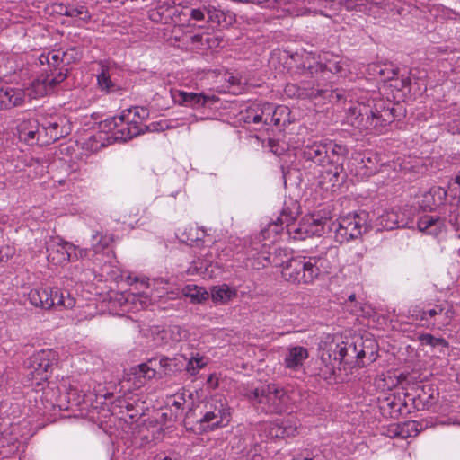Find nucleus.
Wrapping results in <instances>:
<instances>
[{
    "label": "nucleus",
    "instance_id": "nucleus-1",
    "mask_svg": "<svg viewBox=\"0 0 460 460\" xmlns=\"http://www.w3.org/2000/svg\"><path fill=\"white\" fill-rule=\"evenodd\" d=\"M270 242L264 240L260 234L250 243L246 253L249 260H252L251 266L259 270L272 263L280 266L282 278L292 284H311L322 274L329 272L332 265L337 262V247H328L318 255L291 257L280 261L277 253L273 255L269 252Z\"/></svg>",
    "mask_w": 460,
    "mask_h": 460
},
{
    "label": "nucleus",
    "instance_id": "nucleus-2",
    "mask_svg": "<svg viewBox=\"0 0 460 460\" xmlns=\"http://www.w3.org/2000/svg\"><path fill=\"white\" fill-rule=\"evenodd\" d=\"M347 122L362 132L384 133L394 119L393 108L386 106L383 100H373L367 104L351 105L346 113Z\"/></svg>",
    "mask_w": 460,
    "mask_h": 460
},
{
    "label": "nucleus",
    "instance_id": "nucleus-3",
    "mask_svg": "<svg viewBox=\"0 0 460 460\" xmlns=\"http://www.w3.org/2000/svg\"><path fill=\"white\" fill-rule=\"evenodd\" d=\"M376 347L373 339L357 336L346 341H337L333 348L331 346L329 356L333 357L339 364L348 365L352 368L363 367L376 359Z\"/></svg>",
    "mask_w": 460,
    "mask_h": 460
},
{
    "label": "nucleus",
    "instance_id": "nucleus-4",
    "mask_svg": "<svg viewBox=\"0 0 460 460\" xmlns=\"http://www.w3.org/2000/svg\"><path fill=\"white\" fill-rule=\"evenodd\" d=\"M101 131L89 137L90 149L93 152L111 141H128L141 134L138 126L128 123L121 116L108 118L100 124Z\"/></svg>",
    "mask_w": 460,
    "mask_h": 460
},
{
    "label": "nucleus",
    "instance_id": "nucleus-5",
    "mask_svg": "<svg viewBox=\"0 0 460 460\" xmlns=\"http://www.w3.org/2000/svg\"><path fill=\"white\" fill-rule=\"evenodd\" d=\"M250 400L266 406L271 413L287 411L296 402V393L288 391L275 384L255 388L247 394Z\"/></svg>",
    "mask_w": 460,
    "mask_h": 460
},
{
    "label": "nucleus",
    "instance_id": "nucleus-6",
    "mask_svg": "<svg viewBox=\"0 0 460 460\" xmlns=\"http://www.w3.org/2000/svg\"><path fill=\"white\" fill-rule=\"evenodd\" d=\"M31 305L49 310L53 306L71 309L75 305V298L67 291L58 288H34L27 294Z\"/></svg>",
    "mask_w": 460,
    "mask_h": 460
},
{
    "label": "nucleus",
    "instance_id": "nucleus-7",
    "mask_svg": "<svg viewBox=\"0 0 460 460\" xmlns=\"http://www.w3.org/2000/svg\"><path fill=\"white\" fill-rule=\"evenodd\" d=\"M368 226V214L366 211L349 213L332 223L334 237L341 243L360 237Z\"/></svg>",
    "mask_w": 460,
    "mask_h": 460
},
{
    "label": "nucleus",
    "instance_id": "nucleus-8",
    "mask_svg": "<svg viewBox=\"0 0 460 460\" xmlns=\"http://www.w3.org/2000/svg\"><path fill=\"white\" fill-rule=\"evenodd\" d=\"M231 420L230 410L222 398H212L205 405L202 416L198 420L202 432L214 430L228 425Z\"/></svg>",
    "mask_w": 460,
    "mask_h": 460
},
{
    "label": "nucleus",
    "instance_id": "nucleus-9",
    "mask_svg": "<svg viewBox=\"0 0 460 460\" xmlns=\"http://www.w3.org/2000/svg\"><path fill=\"white\" fill-rule=\"evenodd\" d=\"M48 261L54 265H63L68 261H75L87 256L86 249L59 238L52 239L47 246Z\"/></svg>",
    "mask_w": 460,
    "mask_h": 460
},
{
    "label": "nucleus",
    "instance_id": "nucleus-10",
    "mask_svg": "<svg viewBox=\"0 0 460 460\" xmlns=\"http://www.w3.org/2000/svg\"><path fill=\"white\" fill-rule=\"evenodd\" d=\"M66 78V72L42 74L23 91L25 96L31 99L41 98L54 91V89Z\"/></svg>",
    "mask_w": 460,
    "mask_h": 460
},
{
    "label": "nucleus",
    "instance_id": "nucleus-11",
    "mask_svg": "<svg viewBox=\"0 0 460 460\" xmlns=\"http://www.w3.org/2000/svg\"><path fill=\"white\" fill-rule=\"evenodd\" d=\"M65 118L57 114H40V124L42 132V142H55L68 134L69 128Z\"/></svg>",
    "mask_w": 460,
    "mask_h": 460
},
{
    "label": "nucleus",
    "instance_id": "nucleus-12",
    "mask_svg": "<svg viewBox=\"0 0 460 460\" xmlns=\"http://www.w3.org/2000/svg\"><path fill=\"white\" fill-rule=\"evenodd\" d=\"M58 353L53 349H41L35 352L25 362L29 374L53 372L58 366Z\"/></svg>",
    "mask_w": 460,
    "mask_h": 460
},
{
    "label": "nucleus",
    "instance_id": "nucleus-13",
    "mask_svg": "<svg viewBox=\"0 0 460 460\" xmlns=\"http://www.w3.org/2000/svg\"><path fill=\"white\" fill-rule=\"evenodd\" d=\"M171 96L173 102L179 105L199 110L211 107L217 102V98L215 95H208L203 93L185 92L181 90L171 91Z\"/></svg>",
    "mask_w": 460,
    "mask_h": 460
},
{
    "label": "nucleus",
    "instance_id": "nucleus-14",
    "mask_svg": "<svg viewBox=\"0 0 460 460\" xmlns=\"http://www.w3.org/2000/svg\"><path fill=\"white\" fill-rule=\"evenodd\" d=\"M296 217V212L292 208H283L274 221L269 222L267 226L261 229V234L264 240L268 239L270 243L276 242L278 234L283 231L284 227L288 232V226H293Z\"/></svg>",
    "mask_w": 460,
    "mask_h": 460
},
{
    "label": "nucleus",
    "instance_id": "nucleus-15",
    "mask_svg": "<svg viewBox=\"0 0 460 460\" xmlns=\"http://www.w3.org/2000/svg\"><path fill=\"white\" fill-rule=\"evenodd\" d=\"M322 167L319 184L326 190L334 191L335 188L340 186L346 178L342 164L340 161L332 160V164L326 163Z\"/></svg>",
    "mask_w": 460,
    "mask_h": 460
},
{
    "label": "nucleus",
    "instance_id": "nucleus-16",
    "mask_svg": "<svg viewBox=\"0 0 460 460\" xmlns=\"http://www.w3.org/2000/svg\"><path fill=\"white\" fill-rule=\"evenodd\" d=\"M298 147H301L302 155L305 160L312 161L318 165L324 166L327 159L330 158L326 141L309 138L304 140L301 146H294V148Z\"/></svg>",
    "mask_w": 460,
    "mask_h": 460
},
{
    "label": "nucleus",
    "instance_id": "nucleus-17",
    "mask_svg": "<svg viewBox=\"0 0 460 460\" xmlns=\"http://www.w3.org/2000/svg\"><path fill=\"white\" fill-rule=\"evenodd\" d=\"M315 57V54L301 49L290 54L286 64L288 69L294 73L308 74L313 75Z\"/></svg>",
    "mask_w": 460,
    "mask_h": 460
},
{
    "label": "nucleus",
    "instance_id": "nucleus-18",
    "mask_svg": "<svg viewBox=\"0 0 460 460\" xmlns=\"http://www.w3.org/2000/svg\"><path fill=\"white\" fill-rule=\"evenodd\" d=\"M349 60H344L332 53H323L318 58L315 57L314 74L328 70L331 73L345 75L346 71L349 70Z\"/></svg>",
    "mask_w": 460,
    "mask_h": 460
},
{
    "label": "nucleus",
    "instance_id": "nucleus-19",
    "mask_svg": "<svg viewBox=\"0 0 460 460\" xmlns=\"http://www.w3.org/2000/svg\"><path fill=\"white\" fill-rule=\"evenodd\" d=\"M447 192L439 186H432L418 197V204L423 210H434L446 200Z\"/></svg>",
    "mask_w": 460,
    "mask_h": 460
},
{
    "label": "nucleus",
    "instance_id": "nucleus-20",
    "mask_svg": "<svg viewBox=\"0 0 460 460\" xmlns=\"http://www.w3.org/2000/svg\"><path fill=\"white\" fill-rule=\"evenodd\" d=\"M350 170L356 176L361 179L367 178L377 171L376 159L375 156L357 154L352 157Z\"/></svg>",
    "mask_w": 460,
    "mask_h": 460
},
{
    "label": "nucleus",
    "instance_id": "nucleus-21",
    "mask_svg": "<svg viewBox=\"0 0 460 460\" xmlns=\"http://www.w3.org/2000/svg\"><path fill=\"white\" fill-rule=\"evenodd\" d=\"M181 359H182L183 361H186V359L184 358L183 356H180L173 359L164 358V357L154 358L149 359L146 363H142V364L138 365L137 367L141 374H146L149 371L153 372V374H157V373H160L163 371L164 372H166V371L173 372L175 370L172 369V366H176V360H181Z\"/></svg>",
    "mask_w": 460,
    "mask_h": 460
},
{
    "label": "nucleus",
    "instance_id": "nucleus-22",
    "mask_svg": "<svg viewBox=\"0 0 460 460\" xmlns=\"http://www.w3.org/2000/svg\"><path fill=\"white\" fill-rule=\"evenodd\" d=\"M77 58H79L78 52L75 49H71L70 50L62 53V57L58 51L49 52L46 54L43 53L40 56L39 61L41 65L47 64L49 66V67L50 68L49 73H58L59 71H62L61 69H59L58 71L57 70V67L58 66L60 61H66L69 63L71 59L75 60Z\"/></svg>",
    "mask_w": 460,
    "mask_h": 460
},
{
    "label": "nucleus",
    "instance_id": "nucleus-23",
    "mask_svg": "<svg viewBox=\"0 0 460 460\" xmlns=\"http://www.w3.org/2000/svg\"><path fill=\"white\" fill-rule=\"evenodd\" d=\"M309 353L306 348L302 346H293L288 348L285 356V365L293 371H298L299 367L303 365L308 358Z\"/></svg>",
    "mask_w": 460,
    "mask_h": 460
},
{
    "label": "nucleus",
    "instance_id": "nucleus-24",
    "mask_svg": "<svg viewBox=\"0 0 460 460\" xmlns=\"http://www.w3.org/2000/svg\"><path fill=\"white\" fill-rule=\"evenodd\" d=\"M101 72L97 75V85L99 89L107 93L119 91L120 87L112 79L113 69L101 62Z\"/></svg>",
    "mask_w": 460,
    "mask_h": 460
},
{
    "label": "nucleus",
    "instance_id": "nucleus-25",
    "mask_svg": "<svg viewBox=\"0 0 460 460\" xmlns=\"http://www.w3.org/2000/svg\"><path fill=\"white\" fill-rule=\"evenodd\" d=\"M120 116L128 121V123H131L134 126H138L141 129V134L146 130L147 127L143 124L149 116V111L146 108L136 106L127 109L122 111Z\"/></svg>",
    "mask_w": 460,
    "mask_h": 460
},
{
    "label": "nucleus",
    "instance_id": "nucleus-26",
    "mask_svg": "<svg viewBox=\"0 0 460 460\" xmlns=\"http://www.w3.org/2000/svg\"><path fill=\"white\" fill-rule=\"evenodd\" d=\"M207 16L208 22L225 28L229 27L235 22V15L233 12L220 10L212 5H208Z\"/></svg>",
    "mask_w": 460,
    "mask_h": 460
},
{
    "label": "nucleus",
    "instance_id": "nucleus-27",
    "mask_svg": "<svg viewBox=\"0 0 460 460\" xmlns=\"http://www.w3.org/2000/svg\"><path fill=\"white\" fill-rule=\"evenodd\" d=\"M193 30L194 25L190 22L174 24L171 31V40L181 48H188L189 37Z\"/></svg>",
    "mask_w": 460,
    "mask_h": 460
},
{
    "label": "nucleus",
    "instance_id": "nucleus-28",
    "mask_svg": "<svg viewBox=\"0 0 460 460\" xmlns=\"http://www.w3.org/2000/svg\"><path fill=\"white\" fill-rule=\"evenodd\" d=\"M219 45L217 38L211 37L208 33H194L193 31L189 37L188 48L190 49H212Z\"/></svg>",
    "mask_w": 460,
    "mask_h": 460
},
{
    "label": "nucleus",
    "instance_id": "nucleus-29",
    "mask_svg": "<svg viewBox=\"0 0 460 460\" xmlns=\"http://www.w3.org/2000/svg\"><path fill=\"white\" fill-rule=\"evenodd\" d=\"M172 0H160L156 6L149 11V18L161 23H170V13Z\"/></svg>",
    "mask_w": 460,
    "mask_h": 460
},
{
    "label": "nucleus",
    "instance_id": "nucleus-30",
    "mask_svg": "<svg viewBox=\"0 0 460 460\" xmlns=\"http://www.w3.org/2000/svg\"><path fill=\"white\" fill-rule=\"evenodd\" d=\"M308 237L320 236L323 234L325 220L315 215H306L302 218Z\"/></svg>",
    "mask_w": 460,
    "mask_h": 460
},
{
    "label": "nucleus",
    "instance_id": "nucleus-31",
    "mask_svg": "<svg viewBox=\"0 0 460 460\" xmlns=\"http://www.w3.org/2000/svg\"><path fill=\"white\" fill-rule=\"evenodd\" d=\"M211 298L214 302L226 304L237 296V291L226 284L215 286L211 288Z\"/></svg>",
    "mask_w": 460,
    "mask_h": 460
},
{
    "label": "nucleus",
    "instance_id": "nucleus-32",
    "mask_svg": "<svg viewBox=\"0 0 460 460\" xmlns=\"http://www.w3.org/2000/svg\"><path fill=\"white\" fill-rule=\"evenodd\" d=\"M25 93L22 89L4 87L3 103L4 110L20 106L23 103Z\"/></svg>",
    "mask_w": 460,
    "mask_h": 460
},
{
    "label": "nucleus",
    "instance_id": "nucleus-33",
    "mask_svg": "<svg viewBox=\"0 0 460 460\" xmlns=\"http://www.w3.org/2000/svg\"><path fill=\"white\" fill-rule=\"evenodd\" d=\"M442 314L444 315V319L441 323H438V328H442L447 326L450 323L451 320L453 319L454 313L451 309L445 311L441 305H437L431 309L422 311L420 319L427 320L428 318H434L437 315Z\"/></svg>",
    "mask_w": 460,
    "mask_h": 460
},
{
    "label": "nucleus",
    "instance_id": "nucleus-34",
    "mask_svg": "<svg viewBox=\"0 0 460 460\" xmlns=\"http://www.w3.org/2000/svg\"><path fill=\"white\" fill-rule=\"evenodd\" d=\"M258 431L262 440L269 438H283L279 420L261 423L259 425Z\"/></svg>",
    "mask_w": 460,
    "mask_h": 460
},
{
    "label": "nucleus",
    "instance_id": "nucleus-35",
    "mask_svg": "<svg viewBox=\"0 0 460 460\" xmlns=\"http://www.w3.org/2000/svg\"><path fill=\"white\" fill-rule=\"evenodd\" d=\"M182 294L192 303H202L209 297V293L204 288L194 284L186 285L182 288Z\"/></svg>",
    "mask_w": 460,
    "mask_h": 460
},
{
    "label": "nucleus",
    "instance_id": "nucleus-36",
    "mask_svg": "<svg viewBox=\"0 0 460 460\" xmlns=\"http://www.w3.org/2000/svg\"><path fill=\"white\" fill-rule=\"evenodd\" d=\"M287 110L288 108L284 106L276 108L271 103L264 102V114L261 123L265 125H279L281 119H275V116L279 113H284Z\"/></svg>",
    "mask_w": 460,
    "mask_h": 460
},
{
    "label": "nucleus",
    "instance_id": "nucleus-37",
    "mask_svg": "<svg viewBox=\"0 0 460 460\" xmlns=\"http://www.w3.org/2000/svg\"><path fill=\"white\" fill-rule=\"evenodd\" d=\"M111 243L112 237L107 234L96 232L92 236V249L96 254L107 249Z\"/></svg>",
    "mask_w": 460,
    "mask_h": 460
},
{
    "label": "nucleus",
    "instance_id": "nucleus-38",
    "mask_svg": "<svg viewBox=\"0 0 460 460\" xmlns=\"http://www.w3.org/2000/svg\"><path fill=\"white\" fill-rule=\"evenodd\" d=\"M160 335L162 340H164V343H169V338L172 342H179L187 337V331L180 326L174 325L167 330H163Z\"/></svg>",
    "mask_w": 460,
    "mask_h": 460
},
{
    "label": "nucleus",
    "instance_id": "nucleus-39",
    "mask_svg": "<svg viewBox=\"0 0 460 460\" xmlns=\"http://www.w3.org/2000/svg\"><path fill=\"white\" fill-rule=\"evenodd\" d=\"M328 145V155L330 158L327 159V164H332V160L340 161L342 164L343 157L347 154V148L339 144L332 143V141H326Z\"/></svg>",
    "mask_w": 460,
    "mask_h": 460
},
{
    "label": "nucleus",
    "instance_id": "nucleus-40",
    "mask_svg": "<svg viewBox=\"0 0 460 460\" xmlns=\"http://www.w3.org/2000/svg\"><path fill=\"white\" fill-rule=\"evenodd\" d=\"M420 424L417 421L410 420L400 423V438L405 439L415 437L419 434Z\"/></svg>",
    "mask_w": 460,
    "mask_h": 460
},
{
    "label": "nucleus",
    "instance_id": "nucleus-41",
    "mask_svg": "<svg viewBox=\"0 0 460 460\" xmlns=\"http://www.w3.org/2000/svg\"><path fill=\"white\" fill-rule=\"evenodd\" d=\"M170 13V23L178 24L183 22L189 21L188 19V9H181L176 5L175 2L172 0L171 9L169 10Z\"/></svg>",
    "mask_w": 460,
    "mask_h": 460
},
{
    "label": "nucleus",
    "instance_id": "nucleus-42",
    "mask_svg": "<svg viewBox=\"0 0 460 460\" xmlns=\"http://www.w3.org/2000/svg\"><path fill=\"white\" fill-rule=\"evenodd\" d=\"M184 358L187 359L186 358ZM177 361L181 363L182 365H186V369L188 371H198L208 364V358L203 356H199V354H196V356L191 357L189 360L183 361L182 359H181Z\"/></svg>",
    "mask_w": 460,
    "mask_h": 460
},
{
    "label": "nucleus",
    "instance_id": "nucleus-43",
    "mask_svg": "<svg viewBox=\"0 0 460 460\" xmlns=\"http://www.w3.org/2000/svg\"><path fill=\"white\" fill-rule=\"evenodd\" d=\"M396 215L394 212H385L377 219V225L384 229L392 230L398 226Z\"/></svg>",
    "mask_w": 460,
    "mask_h": 460
},
{
    "label": "nucleus",
    "instance_id": "nucleus-44",
    "mask_svg": "<svg viewBox=\"0 0 460 460\" xmlns=\"http://www.w3.org/2000/svg\"><path fill=\"white\" fill-rule=\"evenodd\" d=\"M288 234L290 238L296 241H302L308 238L306 229L302 220L288 226Z\"/></svg>",
    "mask_w": 460,
    "mask_h": 460
},
{
    "label": "nucleus",
    "instance_id": "nucleus-45",
    "mask_svg": "<svg viewBox=\"0 0 460 460\" xmlns=\"http://www.w3.org/2000/svg\"><path fill=\"white\" fill-rule=\"evenodd\" d=\"M418 339L421 345L448 348V342L444 338H437L429 333L420 334Z\"/></svg>",
    "mask_w": 460,
    "mask_h": 460
},
{
    "label": "nucleus",
    "instance_id": "nucleus-46",
    "mask_svg": "<svg viewBox=\"0 0 460 460\" xmlns=\"http://www.w3.org/2000/svg\"><path fill=\"white\" fill-rule=\"evenodd\" d=\"M127 300H131L133 303L138 302L141 308L146 307L155 301L148 291L130 293L128 295Z\"/></svg>",
    "mask_w": 460,
    "mask_h": 460
},
{
    "label": "nucleus",
    "instance_id": "nucleus-47",
    "mask_svg": "<svg viewBox=\"0 0 460 460\" xmlns=\"http://www.w3.org/2000/svg\"><path fill=\"white\" fill-rule=\"evenodd\" d=\"M63 13L66 16L79 18L81 20L89 18L88 12L83 5H67L65 7Z\"/></svg>",
    "mask_w": 460,
    "mask_h": 460
},
{
    "label": "nucleus",
    "instance_id": "nucleus-48",
    "mask_svg": "<svg viewBox=\"0 0 460 460\" xmlns=\"http://www.w3.org/2000/svg\"><path fill=\"white\" fill-rule=\"evenodd\" d=\"M280 423V430L283 433L284 438L294 437L297 434V422L295 420L288 419L284 420H279Z\"/></svg>",
    "mask_w": 460,
    "mask_h": 460
},
{
    "label": "nucleus",
    "instance_id": "nucleus-49",
    "mask_svg": "<svg viewBox=\"0 0 460 460\" xmlns=\"http://www.w3.org/2000/svg\"><path fill=\"white\" fill-rule=\"evenodd\" d=\"M19 138L29 145H33L34 143L40 140L42 141V139H44L40 128H36L35 129H31V131H23L22 134L19 135Z\"/></svg>",
    "mask_w": 460,
    "mask_h": 460
},
{
    "label": "nucleus",
    "instance_id": "nucleus-50",
    "mask_svg": "<svg viewBox=\"0 0 460 460\" xmlns=\"http://www.w3.org/2000/svg\"><path fill=\"white\" fill-rule=\"evenodd\" d=\"M434 224H439V217L426 215L419 219L417 226L420 231L428 233Z\"/></svg>",
    "mask_w": 460,
    "mask_h": 460
},
{
    "label": "nucleus",
    "instance_id": "nucleus-51",
    "mask_svg": "<svg viewBox=\"0 0 460 460\" xmlns=\"http://www.w3.org/2000/svg\"><path fill=\"white\" fill-rule=\"evenodd\" d=\"M167 403L171 407L172 411V408H174L176 411L182 410L184 404L186 403L185 393H177L170 396L167 400Z\"/></svg>",
    "mask_w": 460,
    "mask_h": 460
},
{
    "label": "nucleus",
    "instance_id": "nucleus-52",
    "mask_svg": "<svg viewBox=\"0 0 460 460\" xmlns=\"http://www.w3.org/2000/svg\"><path fill=\"white\" fill-rule=\"evenodd\" d=\"M294 460H328V457L324 450L314 448L312 450H306L301 459L296 458Z\"/></svg>",
    "mask_w": 460,
    "mask_h": 460
},
{
    "label": "nucleus",
    "instance_id": "nucleus-53",
    "mask_svg": "<svg viewBox=\"0 0 460 460\" xmlns=\"http://www.w3.org/2000/svg\"><path fill=\"white\" fill-rule=\"evenodd\" d=\"M36 128H40V114L38 115L36 119H27L22 121L18 126V135L22 134L23 131H31V129H35Z\"/></svg>",
    "mask_w": 460,
    "mask_h": 460
},
{
    "label": "nucleus",
    "instance_id": "nucleus-54",
    "mask_svg": "<svg viewBox=\"0 0 460 460\" xmlns=\"http://www.w3.org/2000/svg\"><path fill=\"white\" fill-rule=\"evenodd\" d=\"M207 7H198L188 10V18L196 22L204 21L207 15Z\"/></svg>",
    "mask_w": 460,
    "mask_h": 460
},
{
    "label": "nucleus",
    "instance_id": "nucleus-55",
    "mask_svg": "<svg viewBox=\"0 0 460 460\" xmlns=\"http://www.w3.org/2000/svg\"><path fill=\"white\" fill-rule=\"evenodd\" d=\"M255 104L249 106L243 116L244 122L259 124V115L256 113Z\"/></svg>",
    "mask_w": 460,
    "mask_h": 460
},
{
    "label": "nucleus",
    "instance_id": "nucleus-56",
    "mask_svg": "<svg viewBox=\"0 0 460 460\" xmlns=\"http://www.w3.org/2000/svg\"><path fill=\"white\" fill-rule=\"evenodd\" d=\"M15 253V249L10 244L0 245V262L7 261Z\"/></svg>",
    "mask_w": 460,
    "mask_h": 460
},
{
    "label": "nucleus",
    "instance_id": "nucleus-57",
    "mask_svg": "<svg viewBox=\"0 0 460 460\" xmlns=\"http://www.w3.org/2000/svg\"><path fill=\"white\" fill-rule=\"evenodd\" d=\"M399 429H400V423H391L384 429L382 433L391 438H400Z\"/></svg>",
    "mask_w": 460,
    "mask_h": 460
},
{
    "label": "nucleus",
    "instance_id": "nucleus-58",
    "mask_svg": "<svg viewBox=\"0 0 460 460\" xmlns=\"http://www.w3.org/2000/svg\"><path fill=\"white\" fill-rule=\"evenodd\" d=\"M445 230V224L443 220L439 218V224H434V226L427 233L429 234L437 236Z\"/></svg>",
    "mask_w": 460,
    "mask_h": 460
},
{
    "label": "nucleus",
    "instance_id": "nucleus-59",
    "mask_svg": "<svg viewBox=\"0 0 460 460\" xmlns=\"http://www.w3.org/2000/svg\"><path fill=\"white\" fill-rule=\"evenodd\" d=\"M154 460H179V458L173 453L162 452L157 454Z\"/></svg>",
    "mask_w": 460,
    "mask_h": 460
},
{
    "label": "nucleus",
    "instance_id": "nucleus-60",
    "mask_svg": "<svg viewBox=\"0 0 460 460\" xmlns=\"http://www.w3.org/2000/svg\"><path fill=\"white\" fill-rule=\"evenodd\" d=\"M448 130L453 134H460V118L449 122Z\"/></svg>",
    "mask_w": 460,
    "mask_h": 460
},
{
    "label": "nucleus",
    "instance_id": "nucleus-61",
    "mask_svg": "<svg viewBox=\"0 0 460 460\" xmlns=\"http://www.w3.org/2000/svg\"><path fill=\"white\" fill-rule=\"evenodd\" d=\"M255 104V109H256V113L259 115V124L261 123L262 121V118H263V114H264V102L263 103H254Z\"/></svg>",
    "mask_w": 460,
    "mask_h": 460
},
{
    "label": "nucleus",
    "instance_id": "nucleus-62",
    "mask_svg": "<svg viewBox=\"0 0 460 460\" xmlns=\"http://www.w3.org/2000/svg\"><path fill=\"white\" fill-rule=\"evenodd\" d=\"M321 94H322V90H319V89L312 90L310 93H297V95L299 97L305 95V96L310 97V98L316 97V96L321 95Z\"/></svg>",
    "mask_w": 460,
    "mask_h": 460
},
{
    "label": "nucleus",
    "instance_id": "nucleus-63",
    "mask_svg": "<svg viewBox=\"0 0 460 460\" xmlns=\"http://www.w3.org/2000/svg\"><path fill=\"white\" fill-rule=\"evenodd\" d=\"M458 216H456L455 218H450V223L457 229L460 227V222H459V219H458Z\"/></svg>",
    "mask_w": 460,
    "mask_h": 460
},
{
    "label": "nucleus",
    "instance_id": "nucleus-64",
    "mask_svg": "<svg viewBox=\"0 0 460 460\" xmlns=\"http://www.w3.org/2000/svg\"><path fill=\"white\" fill-rule=\"evenodd\" d=\"M3 98H4V87L0 88V110H4V103H3Z\"/></svg>",
    "mask_w": 460,
    "mask_h": 460
}]
</instances>
